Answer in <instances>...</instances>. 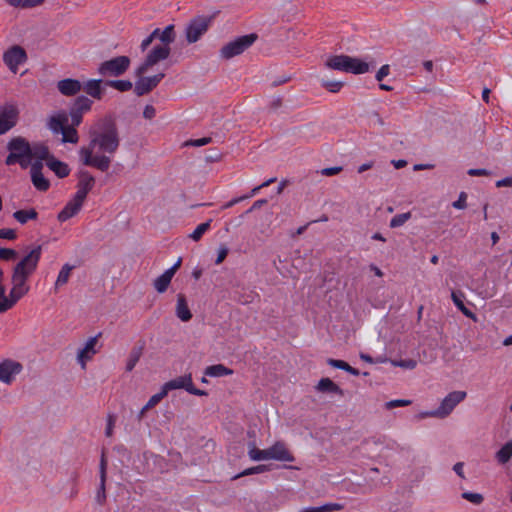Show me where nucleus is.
<instances>
[{"label":"nucleus","mask_w":512,"mask_h":512,"mask_svg":"<svg viewBox=\"0 0 512 512\" xmlns=\"http://www.w3.org/2000/svg\"><path fill=\"white\" fill-rule=\"evenodd\" d=\"M82 114L81 112H78L74 109L71 110V120H72V126H78L82 121Z\"/></svg>","instance_id":"obj_60"},{"label":"nucleus","mask_w":512,"mask_h":512,"mask_svg":"<svg viewBox=\"0 0 512 512\" xmlns=\"http://www.w3.org/2000/svg\"><path fill=\"white\" fill-rule=\"evenodd\" d=\"M410 218H411L410 212L397 214L391 219L390 227L391 228L400 227V226L404 225Z\"/></svg>","instance_id":"obj_40"},{"label":"nucleus","mask_w":512,"mask_h":512,"mask_svg":"<svg viewBox=\"0 0 512 512\" xmlns=\"http://www.w3.org/2000/svg\"><path fill=\"white\" fill-rule=\"evenodd\" d=\"M496 187H512V176L498 180L496 182Z\"/></svg>","instance_id":"obj_64"},{"label":"nucleus","mask_w":512,"mask_h":512,"mask_svg":"<svg viewBox=\"0 0 512 512\" xmlns=\"http://www.w3.org/2000/svg\"><path fill=\"white\" fill-rule=\"evenodd\" d=\"M72 269L73 267L70 266L69 264H65L61 268L55 282V289H58L59 287L65 285L68 282Z\"/></svg>","instance_id":"obj_34"},{"label":"nucleus","mask_w":512,"mask_h":512,"mask_svg":"<svg viewBox=\"0 0 512 512\" xmlns=\"http://www.w3.org/2000/svg\"><path fill=\"white\" fill-rule=\"evenodd\" d=\"M267 470H268V468H267L266 465H258V466L251 467V468H248V469L244 470L240 474L234 476L233 479H238V478H240L242 476H246V475L263 473V472H265Z\"/></svg>","instance_id":"obj_45"},{"label":"nucleus","mask_w":512,"mask_h":512,"mask_svg":"<svg viewBox=\"0 0 512 512\" xmlns=\"http://www.w3.org/2000/svg\"><path fill=\"white\" fill-rule=\"evenodd\" d=\"M81 207V204L75 202L74 200H70L58 214V220L60 222L67 221L68 219L75 216L80 211Z\"/></svg>","instance_id":"obj_24"},{"label":"nucleus","mask_w":512,"mask_h":512,"mask_svg":"<svg viewBox=\"0 0 512 512\" xmlns=\"http://www.w3.org/2000/svg\"><path fill=\"white\" fill-rule=\"evenodd\" d=\"M13 218L20 224H26L30 220H36L38 218V213L34 208L17 210L13 213Z\"/></svg>","instance_id":"obj_27"},{"label":"nucleus","mask_w":512,"mask_h":512,"mask_svg":"<svg viewBox=\"0 0 512 512\" xmlns=\"http://www.w3.org/2000/svg\"><path fill=\"white\" fill-rule=\"evenodd\" d=\"M462 498L475 504L479 505L483 502L484 498L482 494L479 493H472V492H464L462 493Z\"/></svg>","instance_id":"obj_46"},{"label":"nucleus","mask_w":512,"mask_h":512,"mask_svg":"<svg viewBox=\"0 0 512 512\" xmlns=\"http://www.w3.org/2000/svg\"><path fill=\"white\" fill-rule=\"evenodd\" d=\"M141 356L140 350H132L126 363V371L130 372L134 369Z\"/></svg>","instance_id":"obj_41"},{"label":"nucleus","mask_w":512,"mask_h":512,"mask_svg":"<svg viewBox=\"0 0 512 512\" xmlns=\"http://www.w3.org/2000/svg\"><path fill=\"white\" fill-rule=\"evenodd\" d=\"M30 150H31V153H29L30 165L32 164L31 163L32 159H35V161L42 162L43 160L48 161V159L51 158V157H49L48 147L42 143H34V144L30 145Z\"/></svg>","instance_id":"obj_19"},{"label":"nucleus","mask_w":512,"mask_h":512,"mask_svg":"<svg viewBox=\"0 0 512 512\" xmlns=\"http://www.w3.org/2000/svg\"><path fill=\"white\" fill-rule=\"evenodd\" d=\"M163 398H165V392L161 391V390L158 393L151 396L150 399L148 400V402L144 405V407L139 412L138 419L141 420L144 417L145 413L149 409L156 406Z\"/></svg>","instance_id":"obj_30"},{"label":"nucleus","mask_w":512,"mask_h":512,"mask_svg":"<svg viewBox=\"0 0 512 512\" xmlns=\"http://www.w3.org/2000/svg\"><path fill=\"white\" fill-rule=\"evenodd\" d=\"M19 111L14 105H7L0 111V135L12 129L18 119Z\"/></svg>","instance_id":"obj_13"},{"label":"nucleus","mask_w":512,"mask_h":512,"mask_svg":"<svg viewBox=\"0 0 512 512\" xmlns=\"http://www.w3.org/2000/svg\"><path fill=\"white\" fill-rule=\"evenodd\" d=\"M325 66L331 70L352 74H364L369 71L367 62L343 54L329 56L325 61Z\"/></svg>","instance_id":"obj_4"},{"label":"nucleus","mask_w":512,"mask_h":512,"mask_svg":"<svg viewBox=\"0 0 512 512\" xmlns=\"http://www.w3.org/2000/svg\"><path fill=\"white\" fill-rule=\"evenodd\" d=\"M175 389H185L188 393L196 396L207 395V392H205L204 390H200L194 387L191 374L179 376L166 382L162 386L161 391L165 392L166 397L169 391Z\"/></svg>","instance_id":"obj_8"},{"label":"nucleus","mask_w":512,"mask_h":512,"mask_svg":"<svg viewBox=\"0 0 512 512\" xmlns=\"http://www.w3.org/2000/svg\"><path fill=\"white\" fill-rule=\"evenodd\" d=\"M232 373H233V371L231 369H229L228 367L224 366L223 364H216V365L208 366L204 372V374L206 376H210V377H223V376L231 375Z\"/></svg>","instance_id":"obj_29"},{"label":"nucleus","mask_w":512,"mask_h":512,"mask_svg":"<svg viewBox=\"0 0 512 512\" xmlns=\"http://www.w3.org/2000/svg\"><path fill=\"white\" fill-rule=\"evenodd\" d=\"M88 193H89L88 191H86L80 187H77V191L72 200L83 205Z\"/></svg>","instance_id":"obj_54"},{"label":"nucleus","mask_w":512,"mask_h":512,"mask_svg":"<svg viewBox=\"0 0 512 512\" xmlns=\"http://www.w3.org/2000/svg\"><path fill=\"white\" fill-rule=\"evenodd\" d=\"M3 276L4 273L2 269H0V313H4L9 310V305L6 303L8 302V298L5 295L6 288L3 284Z\"/></svg>","instance_id":"obj_38"},{"label":"nucleus","mask_w":512,"mask_h":512,"mask_svg":"<svg viewBox=\"0 0 512 512\" xmlns=\"http://www.w3.org/2000/svg\"><path fill=\"white\" fill-rule=\"evenodd\" d=\"M66 124H68V116L66 113L62 112L51 116L47 126L54 134H59Z\"/></svg>","instance_id":"obj_20"},{"label":"nucleus","mask_w":512,"mask_h":512,"mask_svg":"<svg viewBox=\"0 0 512 512\" xmlns=\"http://www.w3.org/2000/svg\"><path fill=\"white\" fill-rule=\"evenodd\" d=\"M321 85L326 88L329 92L337 93L343 87V82L340 81H330V80H322Z\"/></svg>","instance_id":"obj_42"},{"label":"nucleus","mask_w":512,"mask_h":512,"mask_svg":"<svg viewBox=\"0 0 512 512\" xmlns=\"http://www.w3.org/2000/svg\"><path fill=\"white\" fill-rule=\"evenodd\" d=\"M270 460L293 462L294 456L286 448L283 442H276L274 445L269 447Z\"/></svg>","instance_id":"obj_16"},{"label":"nucleus","mask_w":512,"mask_h":512,"mask_svg":"<svg viewBox=\"0 0 512 512\" xmlns=\"http://www.w3.org/2000/svg\"><path fill=\"white\" fill-rule=\"evenodd\" d=\"M129 66L130 58L128 56H117L101 63L98 73L104 77H117L124 74Z\"/></svg>","instance_id":"obj_7"},{"label":"nucleus","mask_w":512,"mask_h":512,"mask_svg":"<svg viewBox=\"0 0 512 512\" xmlns=\"http://www.w3.org/2000/svg\"><path fill=\"white\" fill-rule=\"evenodd\" d=\"M62 134V142L64 143H77L79 140L78 133L73 126H69L68 124L65 125L63 130L61 131Z\"/></svg>","instance_id":"obj_32"},{"label":"nucleus","mask_w":512,"mask_h":512,"mask_svg":"<svg viewBox=\"0 0 512 512\" xmlns=\"http://www.w3.org/2000/svg\"><path fill=\"white\" fill-rule=\"evenodd\" d=\"M211 222L212 220L210 219L204 223L199 224L189 237L194 241H199L203 234L210 229Z\"/></svg>","instance_id":"obj_39"},{"label":"nucleus","mask_w":512,"mask_h":512,"mask_svg":"<svg viewBox=\"0 0 512 512\" xmlns=\"http://www.w3.org/2000/svg\"><path fill=\"white\" fill-rule=\"evenodd\" d=\"M57 88L64 96H74L82 90V83L79 80L67 78L60 80Z\"/></svg>","instance_id":"obj_17"},{"label":"nucleus","mask_w":512,"mask_h":512,"mask_svg":"<svg viewBox=\"0 0 512 512\" xmlns=\"http://www.w3.org/2000/svg\"><path fill=\"white\" fill-rule=\"evenodd\" d=\"M210 19L207 17H197L191 20L185 29L186 40L188 43L197 42L208 30Z\"/></svg>","instance_id":"obj_10"},{"label":"nucleus","mask_w":512,"mask_h":512,"mask_svg":"<svg viewBox=\"0 0 512 512\" xmlns=\"http://www.w3.org/2000/svg\"><path fill=\"white\" fill-rule=\"evenodd\" d=\"M98 336L91 337L85 343V346L80 349L77 353V361L83 369L86 368L87 361L91 360L92 357L97 353L95 348L97 344Z\"/></svg>","instance_id":"obj_15"},{"label":"nucleus","mask_w":512,"mask_h":512,"mask_svg":"<svg viewBox=\"0 0 512 512\" xmlns=\"http://www.w3.org/2000/svg\"><path fill=\"white\" fill-rule=\"evenodd\" d=\"M43 163L40 161H34L31 164L30 174L31 181L34 187L39 191H47L50 187V182L46 179L42 173Z\"/></svg>","instance_id":"obj_14"},{"label":"nucleus","mask_w":512,"mask_h":512,"mask_svg":"<svg viewBox=\"0 0 512 512\" xmlns=\"http://www.w3.org/2000/svg\"><path fill=\"white\" fill-rule=\"evenodd\" d=\"M45 0H22L21 9H32L42 5Z\"/></svg>","instance_id":"obj_55"},{"label":"nucleus","mask_w":512,"mask_h":512,"mask_svg":"<svg viewBox=\"0 0 512 512\" xmlns=\"http://www.w3.org/2000/svg\"><path fill=\"white\" fill-rule=\"evenodd\" d=\"M7 149L10 153L5 160L6 165L10 166L18 163L23 169L30 166V143L25 138L20 136L12 138L8 142Z\"/></svg>","instance_id":"obj_5"},{"label":"nucleus","mask_w":512,"mask_h":512,"mask_svg":"<svg viewBox=\"0 0 512 512\" xmlns=\"http://www.w3.org/2000/svg\"><path fill=\"white\" fill-rule=\"evenodd\" d=\"M78 184L77 187H80L88 192H90L95 185V178L91 175V173L87 170H80L78 173Z\"/></svg>","instance_id":"obj_26"},{"label":"nucleus","mask_w":512,"mask_h":512,"mask_svg":"<svg viewBox=\"0 0 512 512\" xmlns=\"http://www.w3.org/2000/svg\"><path fill=\"white\" fill-rule=\"evenodd\" d=\"M466 198H467V195L465 192H461L458 199L456 201H454L452 203V206L456 209H465L467 204H466Z\"/></svg>","instance_id":"obj_53"},{"label":"nucleus","mask_w":512,"mask_h":512,"mask_svg":"<svg viewBox=\"0 0 512 512\" xmlns=\"http://www.w3.org/2000/svg\"><path fill=\"white\" fill-rule=\"evenodd\" d=\"M390 72V67L389 65H383L379 70L378 72L376 73V80L377 81H382Z\"/></svg>","instance_id":"obj_59"},{"label":"nucleus","mask_w":512,"mask_h":512,"mask_svg":"<svg viewBox=\"0 0 512 512\" xmlns=\"http://www.w3.org/2000/svg\"><path fill=\"white\" fill-rule=\"evenodd\" d=\"M92 103V100H90L89 98L85 96H79L76 98L72 109L84 113L91 109Z\"/></svg>","instance_id":"obj_36"},{"label":"nucleus","mask_w":512,"mask_h":512,"mask_svg":"<svg viewBox=\"0 0 512 512\" xmlns=\"http://www.w3.org/2000/svg\"><path fill=\"white\" fill-rule=\"evenodd\" d=\"M390 362L395 367H401L408 370L414 369L417 365V362L413 359L391 360Z\"/></svg>","instance_id":"obj_44"},{"label":"nucleus","mask_w":512,"mask_h":512,"mask_svg":"<svg viewBox=\"0 0 512 512\" xmlns=\"http://www.w3.org/2000/svg\"><path fill=\"white\" fill-rule=\"evenodd\" d=\"M211 142H212L211 137H203V138H199V139H195V140H189V141L185 142V145L201 147V146H205Z\"/></svg>","instance_id":"obj_49"},{"label":"nucleus","mask_w":512,"mask_h":512,"mask_svg":"<svg viewBox=\"0 0 512 512\" xmlns=\"http://www.w3.org/2000/svg\"><path fill=\"white\" fill-rule=\"evenodd\" d=\"M175 39V27L170 24L163 30H160L159 28L154 29L151 34L141 42L140 49L144 52L153 41H159V43L155 44L147 53L144 61L135 70V75L138 77V80L135 82L134 92L137 96L148 94L157 87L160 81L165 77L164 73L148 77L144 76V74H146L160 61H164L169 57L171 52L170 45L175 41Z\"/></svg>","instance_id":"obj_1"},{"label":"nucleus","mask_w":512,"mask_h":512,"mask_svg":"<svg viewBox=\"0 0 512 512\" xmlns=\"http://www.w3.org/2000/svg\"><path fill=\"white\" fill-rule=\"evenodd\" d=\"M328 364L334 368L344 370L354 376L359 375V371L352 366H350L347 362L343 360L329 359Z\"/></svg>","instance_id":"obj_35"},{"label":"nucleus","mask_w":512,"mask_h":512,"mask_svg":"<svg viewBox=\"0 0 512 512\" xmlns=\"http://www.w3.org/2000/svg\"><path fill=\"white\" fill-rule=\"evenodd\" d=\"M451 299L455 306L466 316L471 319H476L475 314L468 309L464 304L465 294L462 291H452L451 292Z\"/></svg>","instance_id":"obj_22"},{"label":"nucleus","mask_w":512,"mask_h":512,"mask_svg":"<svg viewBox=\"0 0 512 512\" xmlns=\"http://www.w3.org/2000/svg\"><path fill=\"white\" fill-rule=\"evenodd\" d=\"M228 253H229L228 247L226 245H221L217 251V258L215 260V264H217V265L221 264L227 257Z\"/></svg>","instance_id":"obj_51"},{"label":"nucleus","mask_w":512,"mask_h":512,"mask_svg":"<svg viewBox=\"0 0 512 512\" xmlns=\"http://www.w3.org/2000/svg\"><path fill=\"white\" fill-rule=\"evenodd\" d=\"M467 173L470 176H490L491 175V172L486 169H476V168L469 169Z\"/></svg>","instance_id":"obj_61"},{"label":"nucleus","mask_w":512,"mask_h":512,"mask_svg":"<svg viewBox=\"0 0 512 512\" xmlns=\"http://www.w3.org/2000/svg\"><path fill=\"white\" fill-rule=\"evenodd\" d=\"M41 246L34 247L23 259L14 267L11 278L12 288L8 298L9 309H11L18 300H20L29 291L27 285L28 278L36 270L39 260L41 258Z\"/></svg>","instance_id":"obj_3"},{"label":"nucleus","mask_w":512,"mask_h":512,"mask_svg":"<svg viewBox=\"0 0 512 512\" xmlns=\"http://www.w3.org/2000/svg\"><path fill=\"white\" fill-rule=\"evenodd\" d=\"M172 278L173 276L170 275V272L165 271L163 274H161L154 280V289L160 294L166 292L171 283Z\"/></svg>","instance_id":"obj_28"},{"label":"nucleus","mask_w":512,"mask_h":512,"mask_svg":"<svg viewBox=\"0 0 512 512\" xmlns=\"http://www.w3.org/2000/svg\"><path fill=\"white\" fill-rule=\"evenodd\" d=\"M317 390L322 393L343 395L342 389L329 378H322L317 384Z\"/></svg>","instance_id":"obj_25"},{"label":"nucleus","mask_w":512,"mask_h":512,"mask_svg":"<svg viewBox=\"0 0 512 512\" xmlns=\"http://www.w3.org/2000/svg\"><path fill=\"white\" fill-rule=\"evenodd\" d=\"M267 203V200L266 199H259L257 201H255L253 203V205L247 210L245 211L241 217L243 218L245 215L251 213L252 211L254 210H257V209H260L263 205H265Z\"/></svg>","instance_id":"obj_57"},{"label":"nucleus","mask_w":512,"mask_h":512,"mask_svg":"<svg viewBox=\"0 0 512 512\" xmlns=\"http://www.w3.org/2000/svg\"><path fill=\"white\" fill-rule=\"evenodd\" d=\"M105 84L120 92L129 91L133 87L132 82L129 80H109Z\"/></svg>","instance_id":"obj_37"},{"label":"nucleus","mask_w":512,"mask_h":512,"mask_svg":"<svg viewBox=\"0 0 512 512\" xmlns=\"http://www.w3.org/2000/svg\"><path fill=\"white\" fill-rule=\"evenodd\" d=\"M341 171H342V167L335 166V167H329V168L322 169L321 174L323 176H333V175L340 173Z\"/></svg>","instance_id":"obj_58"},{"label":"nucleus","mask_w":512,"mask_h":512,"mask_svg":"<svg viewBox=\"0 0 512 512\" xmlns=\"http://www.w3.org/2000/svg\"><path fill=\"white\" fill-rule=\"evenodd\" d=\"M89 137V144L79 150L80 160L85 166L106 172L120 145L118 129L112 120L102 119L91 127Z\"/></svg>","instance_id":"obj_2"},{"label":"nucleus","mask_w":512,"mask_h":512,"mask_svg":"<svg viewBox=\"0 0 512 512\" xmlns=\"http://www.w3.org/2000/svg\"><path fill=\"white\" fill-rule=\"evenodd\" d=\"M176 315L183 322H188L192 318V313L183 294L177 295Z\"/></svg>","instance_id":"obj_21"},{"label":"nucleus","mask_w":512,"mask_h":512,"mask_svg":"<svg viewBox=\"0 0 512 512\" xmlns=\"http://www.w3.org/2000/svg\"><path fill=\"white\" fill-rule=\"evenodd\" d=\"M156 115V109L152 105H146L143 111V116L146 119H152Z\"/></svg>","instance_id":"obj_62"},{"label":"nucleus","mask_w":512,"mask_h":512,"mask_svg":"<svg viewBox=\"0 0 512 512\" xmlns=\"http://www.w3.org/2000/svg\"><path fill=\"white\" fill-rule=\"evenodd\" d=\"M106 469H107V462L105 459L104 454H102L100 465H99V472H100V478L106 479Z\"/></svg>","instance_id":"obj_63"},{"label":"nucleus","mask_w":512,"mask_h":512,"mask_svg":"<svg viewBox=\"0 0 512 512\" xmlns=\"http://www.w3.org/2000/svg\"><path fill=\"white\" fill-rule=\"evenodd\" d=\"M105 484H106V479H103L100 478V484H99V488L97 490V493H96V496H95V500L98 504L100 505H103L106 501V488H105Z\"/></svg>","instance_id":"obj_43"},{"label":"nucleus","mask_w":512,"mask_h":512,"mask_svg":"<svg viewBox=\"0 0 512 512\" xmlns=\"http://www.w3.org/2000/svg\"><path fill=\"white\" fill-rule=\"evenodd\" d=\"M115 422H116V416L114 414H109L107 416V426H106V429H105V435L107 437H111L112 436L113 428L115 426Z\"/></svg>","instance_id":"obj_52"},{"label":"nucleus","mask_w":512,"mask_h":512,"mask_svg":"<svg viewBox=\"0 0 512 512\" xmlns=\"http://www.w3.org/2000/svg\"><path fill=\"white\" fill-rule=\"evenodd\" d=\"M320 512H332V511H341L344 509V504L341 503H327L322 506H319Z\"/></svg>","instance_id":"obj_48"},{"label":"nucleus","mask_w":512,"mask_h":512,"mask_svg":"<svg viewBox=\"0 0 512 512\" xmlns=\"http://www.w3.org/2000/svg\"><path fill=\"white\" fill-rule=\"evenodd\" d=\"M17 256V252L14 249L10 248H1L0 249V259L2 260H12Z\"/></svg>","instance_id":"obj_50"},{"label":"nucleus","mask_w":512,"mask_h":512,"mask_svg":"<svg viewBox=\"0 0 512 512\" xmlns=\"http://www.w3.org/2000/svg\"><path fill=\"white\" fill-rule=\"evenodd\" d=\"M512 457V440L508 441L497 453L496 459L499 463L505 464Z\"/></svg>","instance_id":"obj_33"},{"label":"nucleus","mask_w":512,"mask_h":512,"mask_svg":"<svg viewBox=\"0 0 512 512\" xmlns=\"http://www.w3.org/2000/svg\"><path fill=\"white\" fill-rule=\"evenodd\" d=\"M26 60L27 54L25 50L19 45L12 46L3 54V62L13 73H16L18 71L19 65L25 63Z\"/></svg>","instance_id":"obj_11"},{"label":"nucleus","mask_w":512,"mask_h":512,"mask_svg":"<svg viewBox=\"0 0 512 512\" xmlns=\"http://www.w3.org/2000/svg\"><path fill=\"white\" fill-rule=\"evenodd\" d=\"M23 370V365L13 359L0 362V382L10 385Z\"/></svg>","instance_id":"obj_12"},{"label":"nucleus","mask_w":512,"mask_h":512,"mask_svg":"<svg viewBox=\"0 0 512 512\" xmlns=\"http://www.w3.org/2000/svg\"><path fill=\"white\" fill-rule=\"evenodd\" d=\"M467 393L465 391H452L450 392L440 403L439 407L436 409V413L434 415H438V419H444L448 417L454 408L464 401Z\"/></svg>","instance_id":"obj_9"},{"label":"nucleus","mask_w":512,"mask_h":512,"mask_svg":"<svg viewBox=\"0 0 512 512\" xmlns=\"http://www.w3.org/2000/svg\"><path fill=\"white\" fill-rule=\"evenodd\" d=\"M412 402L411 400H406V399H396V400H391V401H388L385 403V408L390 410V409H393L395 407H404V406H408L410 405Z\"/></svg>","instance_id":"obj_47"},{"label":"nucleus","mask_w":512,"mask_h":512,"mask_svg":"<svg viewBox=\"0 0 512 512\" xmlns=\"http://www.w3.org/2000/svg\"><path fill=\"white\" fill-rule=\"evenodd\" d=\"M46 165L59 178H65L70 173L69 166L66 163H64V162L55 159L54 157H51L50 159H48V161L46 162Z\"/></svg>","instance_id":"obj_23"},{"label":"nucleus","mask_w":512,"mask_h":512,"mask_svg":"<svg viewBox=\"0 0 512 512\" xmlns=\"http://www.w3.org/2000/svg\"><path fill=\"white\" fill-rule=\"evenodd\" d=\"M257 39L258 35L255 33L239 36L223 45L219 51V56L224 60H230L236 56H239L247 49H249Z\"/></svg>","instance_id":"obj_6"},{"label":"nucleus","mask_w":512,"mask_h":512,"mask_svg":"<svg viewBox=\"0 0 512 512\" xmlns=\"http://www.w3.org/2000/svg\"><path fill=\"white\" fill-rule=\"evenodd\" d=\"M82 89L91 97L101 99L103 95L102 80L91 79L82 84Z\"/></svg>","instance_id":"obj_18"},{"label":"nucleus","mask_w":512,"mask_h":512,"mask_svg":"<svg viewBox=\"0 0 512 512\" xmlns=\"http://www.w3.org/2000/svg\"><path fill=\"white\" fill-rule=\"evenodd\" d=\"M16 237L15 230L8 228L0 229V239L14 240Z\"/></svg>","instance_id":"obj_56"},{"label":"nucleus","mask_w":512,"mask_h":512,"mask_svg":"<svg viewBox=\"0 0 512 512\" xmlns=\"http://www.w3.org/2000/svg\"><path fill=\"white\" fill-rule=\"evenodd\" d=\"M249 457L254 461L270 460V453L268 449H258L254 444L249 446Z\"/></svg>","instance_id":"obj_31"}]
</instances>
